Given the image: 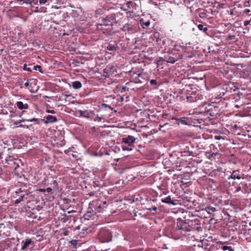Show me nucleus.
<instances>
[{
    "label": "nucleus",
    "mask_w": 251,
    "mask_h": 251,
    "mask_svg": "<svg viewBox=\"0 0 251 251\" xmlns=\"http://www.w3.org/2000/svg\"><path fill=\"white\" fill-rule=\"evenodd\" d=\"M136 141V138L132 135H128L126 137L122 139V143L124 145H127L133 146Z\"/></svg>",
    "instance_id": "nucleus-11"
},
{
    "label": "nucleus",
    "mask_w": 251,
    "mask_h": 251,
    "mask_svg": "<svg viewBox=\"0 0 251 251\" xmlns=\"http://www.w3.org/2000/svg\"><path fill=\"white\" fill-rule=\"evenodd\" d=\"M28 89H29V91H30L31 93H35V91H33V90H32L31 89H30L29 88V87L28 88Z\"/></svg>",
    "instance_id": "nucleus-61"
},
{
    "label": "nucleus",
    "mask_w": 251,
    "mask_h": 251,
    "mask_svg": "<svg viewBox=\"0 0 251 251\" xmlns=\"http://www.w3.org/2000/svg\"><path fill=\"white\" fill-rule=\"evenodd\" d=\"M133 147L132 146L127 145H123L122 146V149L123 151H131L133 150Z\"/></svg>",
    "instance_id": "nucleus-24"
},
{
    "label": "nucleus",
    "mask_w": 251,
    "mask_h": 251,
    "mask_svg": "<svg viewBox=\"0 0 251 251\" xmlns=\"http://www.w3.org/2000/svg\"><path fill=\"white\" fill-rule=\"evenodd\" d=\"M15 105L20 110L27 109L28 105L27 103H24L22 101H18L15 103Z\"/></svg>",
    "instance_id": "nucleus-16"
},
{
    "label": "nucleus",
    "mask_w": 251,
    "mask_h": 251,
    "mask_svg": "<svg viewBox=\"0 0 251 251\" xmlns=\"http://www.w3.org/2000/svg\"><path fill=\"white\" fill-rule=\"evenodd\" d=\"M198 27L199 28V29L201 31H204V32H206L208 29L207 27H204L203 25H201V24H200L198 25Z\"/></svg>",
    "instance_id": "nucleus-32"
},
{
    "label": "nucleus",
    "mask_w": 251,
    "mask_h": 251,
    "mask_svg": "<svg viewBox=\"0 0 251 251\" xmlns=\"http://www.w3.org/2000/svg\"><path fill=\"white\" fill-rule=\"evenodd\" d=\"M154 38L155 39L156 44L160 45L161 42V39L159 37V34L158 33L154 34Z\"/></svg>",
    "instance_id": "nucleus-30"
},
{
    "label": "nucleus",
    "mask_w": 251,
    "mask_h": 251,
    "mask_svg": "<svg viewBox=\"0 0 251 251\" xmlns=\"http://www.w3.org/2000/svg\"><path fill=\"white\" fill-rule=\"evenodd\" d=\"M85 19L86 17L82 15H80V13H79V16L77 17V18L75 19V21H85Z\"/></svg>",
    "instance_id": "nucleus-34"
},
{
    "label": "nucleus",
    "mask_w": 251,
    "mask_h": 251,
    "mask_svg": "<svg viewBox=\"0 0 251 251\" xmlns=\"http://www.w3.org/2000/svg\"><path fill=\"white\" fill-rule=\"evenodd\" d=\"M250 21H246L244 22V25L245 26H247L248 25H249L250 23Z\"/></svg>",
    "instance_id": "nucleus-56"
},
{
    "label": "nucleus",
    "mask_w": 251,
    "mask_h": 251,
    "mask_svg": "<svg viewBox=\"0 0 251 251\" xmlns=\"http://www.w3.org/2000/svg\"><path fill=\"white\" fill-rule=\"evenodd\" d=\"M210 174L212 176H215L218 178H223L226 176L225 170L220 167H218L213 169L210 172Z\"/></svg>",
    "instance_id": "nucleus-9"
},
{
    "label": "nucleus",
    "mask_w": 251,
    "mask_h": 251,
    "mask_svg": "<svg viewBox=\"0 0 251 251\" xmlns=\"http://www.w3.org/2000/svg\"><path fill=\"white\" fill-rule=\"evenodd\" d=\"M192 114L197 115L202 114L203 115L209 114L211 116H214L215 115V112L213 111V109L212 107H209L208 106V103L207 102H204L202 106L194 109Z\"/></svg>",
    "instance_id": "nucleus-4"
},
{
    "label": "nucleus",
    "mask_w": 251,
    "mask_h": 251,
    "mask_svg": "<svg viewBox=\"0 0 251 251\" xmlns=\"http://www.w3.org/2000/svg\"><path fill=\"white\" fill-rule=\"evenodd\" d=\"M240 95H242V94L241 93H240L238 94L239 96H240Z\"/></svg>",
    "instance_id": "nucleus-63"
},
{
    "label": "nucleus",
    "mask_w": 251,
    "mask_h": 251,
    "mask_svg": "<svg viewBox=\"0 0 251 251\" xmlns=\"http://www.w3.org/2000/svg\"><path fill=\"white\" fill-rule=\"evenodd\" d=\"M33 69L35 71L38 70L39 72H41L42 67L39 65H35L33 66Z\"/></svg>",
    "instance_id": "nucleus-38"
},
{
    "label": "nucleus",
    "mask_w": 251,
    "mask_h": 251,
    "mask_svg": "<svg viewBox=\"0 0 251 251\" xmlns=\"http://www.w3.org/2000/svg\"><path fill=\"white\" fill-rule=\"evenodd\" d=\"M46 8L42 7L39 10H37V11L39 12H45L46 11Z\"/></svg>",
    "instance_id": "nucleus-47"
},
{
    "label": "nucleus",
    "mask_w": 251,
    "mask_h": 251,
    "mask_svg": "<svg viewBox=\"0 0 251 251\" xmlns=\"http://www.w3.org/2000/svg\"><path fill=\"white\" fill-rule=\"evenodd\" d=\"M136 24L134 20L126 24L122 28V30L126 33L131 34L136 31Z\"/></svg>",
    "instance_id": "nucleus-8"
},
{
    "label": "nucleus",
    "mask_w": 251,
    "mask_h": 251,
    "mask_svg": "<svg viewBox=\"0 0 251 251\" xmlns=\"http://www.w3.org/2000/svg\"><path fill=\"white\" fill-rule=\"evenodd\" d=\"M88 195L90 196H94L95 195V193L93 192H91L90 193H88Z\"/></svg>",
    "instance_id": "nucleus-60"
},
{
    "label": "nucleus",
    "mask_w": 251,
    "mask_h": 251,
    "mask_svg": "<svg viewBox=\"0 0 251 251\" xmlns=\"http://www.w3.org/2000/svg\"><path fill=\"white\" fill-rule=\"evenodd\" d=\"M106 206V201L97 200L91 202L89 204L88 210L84 215L85 219L88 220L94 219L98 216L97 214L102 212Z\"/></svg>",
    "instance_id": "nucleus-3"
},
{
    "label": "nucleus",
    "mask_w": 251,
    "mask_h": 251,
    "mask_svg": "<svg viewBox=\"0 0 251 251\" xmlns=\"http://www.w3.org/2000/svg\"><path fill=\"white\" fill-rule=\"evenodd\" d=\"M23 120L24 121H27V122H33L37 121V118H35L31 119H29V120L23 119Z\"/></svg>",
    "instance_id": "nucleus-43"
},
{
    "label": "nucleus",
    "mask_w": 251,
    "mask_h": 251,
    "mask_svg": "<svg viewBox=\"0 0 251 251\" xmlns=\"http://www.w3.org/2000/svg\"><path fill=\"white\" fill-rule=\"evenodd\" d=\"M85 19L86 17L82 15H80V13H79V16L77 17V18L75 19V21H85Z\"/></svg>",
    "instance_id": "nucleus-33"
},
{
    "label": "nucleus",
    "mask_w": 251,
    "mask_h": 251,
    "mask_svg": "<svg viewBox=\"0 0 251 251\" xmlns=\"http://www.w3.org/2000/svg\"><path fill=\"white\" fill-rule=\"evenodd\" d=\"M223 250L224 251L229 250V251H231L232 250V248L230 246H223Z\"/></svg>",
    "instance_id": "nucleus-41"
},
{
    "label": "nucleus",
    "mask_w": 251,
    "mask_h": 251,
    "mask_svg": "<svg viewBox=\"0 0 251 251\" xmlns=\"http://www.w3.org/2000/svg\"><path fill=\"white\" fill-rule=\"evenodd\" d=\"M209 148H210V150H212L213 151H218L217 148H216L215 147V146L213 144L210 145L209 146Z\"/></svg>",
    "instance_id": "nucleus-39"
},
{
    "label": "nucleus",
    "mask_w": 251,
    "mask_h": 251,
    "mask_svg": "<svg viewBox=\"0 0 251 251\" xmlns=\"http://www.w3.org/2000/svg\"><path fill=\"white\" fill-rule=\"evenodd\" d=\"M112 68V66H110V65L107 66L106 67V68L104 69V72H106V71H109Z\"/></svg>",
    "instance_id": "nucleus-48"
},
{
    "label": "nucleus",
    "mask_w": 251,
    "mask_h": 251,
    "mask_svg": "<svg viewBox=\"0 0 251 251\" xmlns=\"http://www.w3.org/2000/svg\"><path fill=\"white\" fill-rule=\"evenodd\" d=\"M52 189L50 187H49L46 189V192H47L48 193H50L52 191Z\"/></svg>",
    "instance_id": "nucleus-55"
},
{
    "label": "nucleus",
    "mask_w": 251,
    "mask_h": 251,
    "mask_svg": "<svg viewBox=\"0 0 251 251\" xmlns=\"http://www.w3.org/2000/svg\"><path fill=\"white\" fill-rule=\"evenodd\" d=\"M206 210L208 214H212L214 212L216 209L215 207L213 206H208L206 208Z\"/></svg>",
    "instance_id": "nucleus-28"
},
{
    "label": "nucleus",
    "mask_w": 251,
    "mask_h": 251,
    "mask_svg": "<svg viewBox=\"0 0 251 251\" xmlns=\"http://www.w3.org/2000/svg\"><path fill=\"white\" fill-rule=\"evenodd\" d=\"M73 212V211H68L67 212V213H68V214H70V213H72V212Z\"/></svg>",
    "instance_id": "nucleus-62"
},
{
    "label": "nucleus",
    "mask_w": 251,
    "mask_h": 251,
    "mask_svg": "<svg viewBox=\"0 0 251 251\" xmlns=\"http://www.w3.org/2000/svg\"><path fill=\"white\" fill-rule=\"evenodd\" d=\"M15 193L17 196L14 197L15 198L18 197L15 201V203L16 204L21 202L23 200V198L25 197V195L26 194V193L22 191L21 188L19 189L17 191H16Z\"/></svg>",
    "instance_id": "nucleus-12"
},
{
    "label": "nucleus",
    "mask_w": 251,
    "mask_h": 251,
    "mask_svg": "<svg viewBox=\"0 0 251 251\" xmlns=\"http://www.w3.org/2000/svg\"><path fill=\"white\" fill-rule=\"evenodd\" d=\"M71 244L73 245H75L77 243V241L76 240H72L71 242H70Z\"/></svg>",
    "instance_id": "nucleus-54"
},
{
    "label": "nucleus",
    "mask_w": 251,
    "mask_h": 251,
    "mask_svg": "<svg viewBox=\"0 0 251 251\" xmlns=\"http://www.w3.org/2000/svg\"><path fill=\"white\" fill-rule=\"evenodd\" d=\"M176 60L175 59V58L174 57H169L168 58L167 62L173 64V63H174L176 62Z\"/></svg>",
    "instance_id": "nucleus-36"
},
{
    "label": "nucleus",
    "mask_w": 251,
    "mask_h": 251,
    "mask_svg": "<svg viewBox=\"0 0 251 251\" xmlns=\"http://www.w3.org/2000/svg\"><path fill=\"white\" fill-rule=\"evenodd\" d=\"M199 15L200 18L202 19H205L206 17V13L205 10L201 11L199 12Z\"/></svg>",
    "instance_id": "nucleus-31"
},
{
    "label": "nucleus",
    "mask_w": 251,
    "mask_h": 251,
    "mask_svg": "<svg viewBox=\"0 0 251 251\" xmlns=\"http://www.w3.org/2000/svg\"><path fill=\"white\" fill-rule=\"evenodd\" d=\"M151 24L150 21H145L143 19L140 20V25L143 28H147Z\"/></svg>",
    "instance_id": "nucleus-22"
},
{
    "label": "nucleus",
    "mask_w": 251,
    "mask_h": 251,
    "mask_svg": "<svg viewBox=\"0 0 251 251\" xmlns=\"http://www.w3.org/2000/svg\"><path fill=\"white\" fill-rule=\"evenodd\" d=\"M94 111L81 110H79L77 112L80 114V117H83L87 118L90 117V115L94 113Z\"/></svg>",
    "instance_id": "nucleus-15"
},
{
    "label": "nucleus",
    "mask_w": 251,
    "mask_h": 251,
    "mask_svg": "<svg viewBox=\"0 0 251 251\" xmlns=\"http://www.w3.org/2000/svg\"><path fill=\"white\" fill-rule=\"evenodd\" d=\"M174 50L177 51H186V46H184L183 44H176L174 46Z\"/></svg>",
    "instance_id": "nucleus-17"
},
{
    "label": "nucleus",
    "mask_w": 251,
    "mask_h": 251,
    "mask_svg": "<svg viewBox=\"0 0 251 251\" xmlns=\"http://www.w3.org/2000/svg\"><path fill=\"white\" fill-rule=\"evenodd\" d=\"M98 238L102 243L110 242L112 239V233L107 228H101L98 233Z\"/></svg>",
    "instance_id": "nucleus-5"
},
{
    "label": "nucleus",
    "mask_w": 251,
    "mask_h": 251,
    "mask_svg": "<svg viewBox=\"0 0 251 251\" xmlns=\"http://www.w3.org/2000/svg\"><path fill=\"white\" fill-rule=\"evenodd\" d=\"M22 122H24L23 120V119L21 120H20L19 121L14 122L13 124L15 126V127H25V125L20 124Z\"/></svg>",
    "instance_id": "nucleus-26"
},
{
    "label": "nucleus",
    "mask_w": 251,
    "mask_h": 251,
    "mask_svg": "<svg viewBox=\"0 0 251 251\" xmlns=\"http://www.w3.org/2000/svg\"><path fill=\"white\" fill-rule=\"evenodd\" d=\"M199 221L187 220H179L177 222L173 237L175 240L181 238V235H185L186 231L192 230L202 231V228L199 223Z\"/></svg>",
    "instance_id": "nucleus-2"
},
{
    "label": "nucleus",
    "mask_w": 251,
    "mask_h": 251,
    "mask_svg": "<svg viewBox=\"0 0 251 251\" xmlns=\"http://www.w3.org/2000/svg\"><path fill=\"white\" fill-rule=\"evenodd\" d=\"M250 11H251V10L250 9H246L244 11V14H247V13H249Z\"/></svg>",
    "instance_id": "nucleus-57"
},
{
    "label": "nucleus",
    "mask_w": 251,
    "mask_h": 251,
    "mask_svg": "<svg viewBox=\"0 0 251 251\" xmlns=\"http://www.w3.org/2000/svg\"><path fill=\"white\" fill-rule=\"evenodd\" d=\"M102 106L103 107H108V108H110V109H112L110 106H109V105H108V104H105V103H103V104H102Z\"/></svg>",
    "instance_id": "nucleus-53"
},
{
    "label": "nucleus",
    "mask_w": 251,
    "mask_h": 251,
    "mask_svg": "<svg viewBox=\"0 0 251 251\" xmlns=\"http://www.w3.org/2000/svg\"><path fill=\"white\" fill-rule=\"evenodd\" d=\"M215 138L217 140H220L222 138V137L221 136H215Z\"/></svg>",
    "instance_id": "nucleus-58"
},
{
    "label": "nucleus",
    "mask_w": 251,
    "mask_h": 251,
    "mask_svg": "<svg viewBox=\"0 0 251 251\" xmlns=\"http://www.w3.org/2000/svg\"><path fill=\"white\" fill-rule=\"evenodd\" d=\"M176 121L178 125L180 124L183 125H188V120L185 117L176 119Z\"/></svg>",
    "instance_id": "nucleus-21"
},
{
    "label": "nucleus",
    "mask_w": 251,
    "mask_h": 251,
    "mask_svg": "<svg viewBox=\"0 0 251 251\" xmlns=\"http://www.w3.org/2000/svg\"><path fill=\"white\" fill-rule=\"evenodd\" d=\"M122 9L126 12V13H129L130 12L128 8H124V7H122Z\"/></svg>",
    "instance_id": "nucleus-52"
},
{
    "label": "nucleus",
    "mask_w": 251,
    "mask_h": 251,
    "mask_svg": "<svg viewBox=\"0 0 251 251\" xmlns=\"http://www.w3.org/2000/svg\"><path fill=\"white\" fill-rule=\"evenodd\" d=\"M46 121L44 122L45 124H47L49 123H55L57 122V119L56 117L53 116L51 115H49L47 116L46 117Z\"/></svg>",
    "instance_id": "nucleus-19"
},
{
    "label": "nucleus",
    "mask_w": 251,
    "mask_h": 251,
    "mask_svg": "<svg viewBox=\"0 0 251 251\" xmlns=\"http://www.w3.org/2000/svg\"><path fill=\"white\" fill-rule=\"evenodd\" d=\"M103 119H104V118L102 117H100L98 115H96L93 118V120L95 122H101Z\"/></svg>",
    "instance_id": "nucleus-35"
},
{
    "label": "nucleus",
    "mask_w": 251,
    "mask_h": 251,
    "mask_svg": "<svg viewBox=\"0 0 251 251\" xmlns=\"http://www.w3.org/2000/svg\"><path fill=\"white\" fill-rule=\"evenodd\" d=\"M206 158L212 160L213 157L220 156V153L218 151H213L212 150L207 151L205 152Z\"/></svg>",
    "instance_id": "nucleus-14"
},
{
    "label": "nucleus",
    "mask_w": 251,
    "mask_h": 251,
    "mask_svg": "<svg viewBox=\"0 0 251 251\" xmlns=\"http://www.w3.org/2000/svg\"><path fill=\"white\" fill-rule=\"evenodd\" d=\"M18 1H22L23 3L26 4H31L34 1V0H17Z\"/></svg>",
    "instance_id": "nucleus-37"
},
{
    "label": "nucleus",
    "mask_w": 251,
    "mask_h": 251,
    "mask_svg": "<svg viewBox=\"0 0 251 251\" xmlns=\"http://www.w3.org/2000/svg\"><path fill=\"white\" fill-rule=\"evenodd\" d=\"M70 218V216L67 215L66 213H64V214L62 215L60 220L63 222H66L69 220Z\"/></svg>",
    "instance_id": "nucleus-27"
},
{
    "label": "nucleus",
    "mask_w": 251,
    "mask_h": 251,
    "mask_svg": "<svg viewBox=\"0 0 251 251\" xmlns=\"http://www.w3.org/2000/svg\"><path fill=\"white\" fill-rule=\"evenodd\" d=\"M245 178V175L240 170H233L227 177L228 180H231L228 182L231 190L234 193L247 192L248 185L244 181Z\"/></svg>",
    "instance_id": "nucleus-1"
},
{
    "label": "nucleus",
    "mask_w": 251,
    "mask_h": 251,
    "mask_svg": "<svg viewBox=\"0 0 251 251\" xmlns=\"http://www.w3.org/2000/svg\"><path fill=\"white\" fill-rule=\"evenodd\" d=\"M46 112L49 113L54 114L55 113L54 110L47 109Z\"/></svg>",
    "instance_id": "nucleus-50"
},
{
    "label": "nucleus",
    "mask_w": 251,
    "mask_h": 251,
    "mask_svg": "<svg viewBox=\"0 0 251 251\" xmlns=\"http://www.w3.org/2000/svg\"><path fill=\"white\" fill-rule=\"evenodd\" d=\"M72 87L75 89H78L81 88L82 84L79 81H75L72 83Z\"/></svg>",
    "instance_id": "nucleus-23"
},
{
    "label": "nucleus",
    "mask_w": 251,
    "mask_h": 251,
    "mask_svg": "<svg viewBox=\"0 0 251 251\" xmlns=\"http://www.w3.org/2000/svg\"><path fill=\"white\" fill-rule=\"evenodd\" d=\"M32 85V84L30 82H29L28 81H27V82H26L25 83V86L26 87H30Z\"/></svg>",
    "instance_id": "nucleus-51"
},
{
    "label": "nucleus",
    "mask_w": 251,
    "mask_h": 251,
    "mask_svg": "<svg viewBox=\"0 0 251 251\" xmlns=\"http://www.w3.org/2000/svg\"><path fill=\"white\" fill-rule=\"evenodd\" d=\"M224 95L225 93H223L217 95L215 98H212L211 102L208 104V106L212 108L213 111L215 112V114L217 112V109L219 108L220 102L222 101V98Z\"/></svg>",
    "instance_id": "nucleus-6"
},
{
    "label": "nucleus",
    "mask_w": 251,
    "mask_h": 251,
    "mask_svg": "<svg viewBox=\"0 0 251 251\" xmlns=\"http://www.w3.org/2000/svg\"><path fill=\"white\" fill-rule=\"evenodd\" d=\"M24 70H25V71H28V72H31L32 71V70L31 69V68H29V67H28L26 64L24 65Z\"/></svg>",
    "instance_id": "nucleus-45"
},
{
    "label": "nucleus",
    "mask_w": 251,
    "mask_h": 251,
    "mask_svg": "<svg viewBox=\"0 0 251 251\" xmlns=\"http://www.w3.org/2000/svg\"><path fill=\"white\" fill-rule=\"evenodd\" d=\"M201 95L197 94L196 91L193 90L191 93L189 92L186 95L187 101L190 103L197 102L198 100L201 99Z\"/></svg>",
    "instance_id": "nucleus-10"
},
{
    "label": "nucleus",
    "mask_w": 251,
    "mask_h": 251,
    "mask_svg": "<svg viewBox=\"0 0 251 251\" xmlns=\"http://www.w3.org/2000/svg\"><path fill=\"white\" fill-rule=\"evenodd\" d=\"M151 85H157V82L155 79H151L150 81Z\"/></svg>",
    "instance_id": "nucleus-40"
},
{
    "label": "nucleus",
    "mask_w": 251,
    "mask_h": 251,
    "mask_svg": "<svg viewBox=\"0 0 251 251\" xmlns=\"http://www.w3.org/2000/svg\"><path fill=\"white\" fill-rule=\"evenodd\" d=\"M39 0V2L40 4H41V5L44 4L47 1V0Z\"/></svg>",
    "instance_id": "nucleus-49"
},
{
    "label": "nucleus",
    "mask_w": 251,
    "mask_h": 251,
    "mask_svg": "<svg viewBox=\"0 0 251 251\" xmlns=\"http://www.w3.org/2000/svg\"><path fill=\"white\" fill-rule=\"evenodd\" d=\"M130 74L131 76L132 81L136 83H142L141 80L140 79L141 74L139 73L135 72L131 70L130 72Z\"/></svg>",
    "instance_id": "nucleus-13"
},
{
    "label": "nucleus",
    "mask_w": 251,
    "mask_h": 251,
    "mask_svg": "<svg viewBox=\"0 0 251 251\" xmlns=\"http://www.w3.org/2000/svg\"><path fill=\"white\" fill-rule=\"evenodd\" d=\"M126 90H128V88H127L126 86H123L120 89V91L121 92V93L124 92L126 91Z\"/></svg>",
    "instance_id": "nucleus-44"
},
{
    "label": "nucleus",
    "mask_w": 251,
    "mask_h": 251,
    "mask_svg": "<svg viewBox=\"0 0 251 251\" xmlns=\"http://www.w3.org/2000/svg\"><path fill=\"white\" fill-rule=\"evenodd\" d=\"M150 211H156L157 210V207L155 206H153L151 208L148 209Z\"/></svg>",
    "instance_id": "nucleus-46"
},
{
    "label": "nucleus",
    "mask_w": 251,
    "mask_h": 251,
    "mask_svg": "<svg viewBox=\"0 0 251 251\" xmlns=\"http://www.w3.org/2000/svg\"><path fill=\"white\" fill-rule=\"evenodd\" d=\"M115 20V17L113 15L107 16L106 18H103L101 20V23L98 25L97 28L98 29H101V26L104 25L107 26H112L114 21Z\"/></svg>",
    "instance_id": "nucleus-7"
},
{
    "label": "nucleus",
    "mask_w": 251,
    "mask_h": 251,
    "mask_svg": "<svg viewBox=\"0 0 251 251\" xmlns=\"http://www.w3.org/2000/svg\"><path fill=\"white\" fill-rule=\"evenodd\" d=\"M117 46L114 44H109L107 46V49L110 51H113L116 50Z\"/></svg>",
    "instance_id": "nucleus-25"
},
{
    "label": "nucleus",
    "mask_w": 251,
    "mask_h": 251,
    "mask_svg": "<svg viewBox=\"0 0 251 251\" xmlns=\"http://www.w3.org/2000/svg\"><path fill=\"white\" fill-rule=\"evenodd\" d=\"M79 12L78 10H73L71 13V16L75 18V19L79 16Z\"/></svg>",
    "instance_id": "nucleus-29"
},
{
    "label": "nucleus",
    "mask_w": 251,
    "mask_h": 251,
    "mask_svg": "<svg viewBox=\"0 0 251 251\" xmlns=\"http://www.w3.org/2000/svg\"><path fill=\"white\" fill-rule=\"evenodd\" d=\"M38 191L40 192H43V193H44L46 192V189H39L38 190Z\"/></svg>",
    "instance_id": "nucleus-59"
},
{
    "label": "nucleus",
    "mask_w": 251,
    "mask_h": 251,
    "mask_svg": "<svg viewBox=\"0 0 251 251\" xmlns=\"http://www.w3.org/2000/svg\"><path fill=\"white\" fill-rule=\"evenodd\" d=\"M31 243L32 240L31 239H26L25 241H23L22 242V245L21 247V250H25L27 247L29 246Z\"/></svg>",
    "instance_id": "nucleus-18"
},
{
    "label": "nucleus",
    "mask_w": 251,
    "mask_h": 251,
    "mask_svg": "<svg viewBox=\"0 0 251 251\" xmlns=\"http://www.w3.org/2000/svg\"><path fill=\"white\" fill-rule=\"evenodd\" d=\"M161 201L163 203H167L168 204H172L173 205H175L176 204V203H175L174 201L172 200L171 197L170 196H168V197H166L165 198L162 199Z\"/></svg>",
    "instance_id": "nucleus-20"
},
{
    "label": "nucleus",
    "mask_w": 251,
    "mask_h": 251,
    "mask_svg": "<svg viewBox=\"0 0 251 251\" xmlns=\"http://www.w3.org/2000/svg\"><path fill=\"white\" fill-rule=\"evenodd\" d=\"M132 2H131V1H127L126 3V6L127 7V8H128V9H130V7L132 6Z\"/></svg>",
    "instance_id": "nucleus-42"
}]
</instances>
